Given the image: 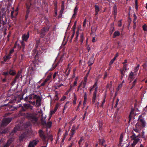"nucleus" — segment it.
Wrapping results in <instances>:
<instances>
[{
	"label": "nucleus",
	"instance_id": "f257e3e1",
	"mask_svg": "<svg viewBox=\"0 0 147 147\" xmlns=\"http://www.w3.org/2000/svg\"><path fill=\"white\" fill-rule=\"evenodd\" d=\"M146 125V122L144 119L142 117V115H140L138 118V122L136 125V128H139L140 127L142 128L144 127Z\"/></svg>",
	"mask_w": 147,
	"mask_h": 147
},
{
	"label": "nucleus",
	"instance_id": "f03ea898",
	"mask_svg": "<svg viewBox=\"0 0 147 147\" xmlns=\"http://www.w3.org/2000/svg\"><path fill=\"white\" fill-rule=\"evenodd\" d=\"M97 83H95L92 87L90 89V92L93 90H94L93 94L92 101V102L93 104H94L96 98V94L97 91Z\"/></svg>",
	"mask_w": 147,
	"mask_h": 147
},
{
	"label": "nucleus",
	"instance_id": "7ed1b4c3",
	"mask_svg": "<svg viewBox=\"0 0 147 147\" xmlns=\"http://www.w3.org/2000/svg\"><path fill=\"white\" fill-rule=\"evenodd\" d=\"M28 117L29 120L33 123H36L38 120V118L36 114H30L28 116Z\"/></svg>",
	"mask_w": 147,
	"mask_h": 147
},
{
	"label": "nucleus",
	"instance_id": "20e7f679",
	"mask_svg": "<svg viewBox=\"0 0 147 147\" xmlns=\"http://www.w3.org/2000/svg\"><path fill=\"white\" fill-rule=\"evenodd\" d=\"M38 133L39 136L44 142H45L47 136H46L45 135L44 132L42 129L39 130L38 131Z\"/></svg>",
	"mask_w": 147,
	"mask_h": 147
},
{
	"label": "nucleus",
	"instance_id": "39448f33",
	"mask_svg": "<svg viewBox=\"0 0 147 147\" xmlns=\"http://www.w3.org/2000/svg\"><path fill=\"white\" fill-rule=\"evenodd\" d=\"M12 120L11 118H4L2 121L1 126H7L9 124Z\"/></svg>",
	"mask_w": 147,
	"mask_h": 147
},
{
	"label": "nucleus",
	"instance_id": "423d86ee",
	"mask_svg": "<svg viewBox=\"0 0 147 147\" xmlns=\"http://www.w3.org/2000/svg\"><path fill=\"white\" fill-rule=\"evenodd\" d=\"M39 142V141L36 140L31 141L29 143L28 147H34Z\"/></svg>",
	"mask_w": 147,
	"mask_h": 147
},
{
	"label": "nucleus",
	"instance_id": "0eeeda50",
	"mask_svg": "<svg viewBox=\"0 0 147 147\" xmlns=\"http://www.w3.org/2000/svg\"><path fill=\"white\" fill-rule=\"evenodd\" d=\"M136 76V74H134L133 72H131L130 73L128 78V80L129 81L130 83L131 82L134 80Z\"/></svg>",
	"mask_w": 147,
	"mask_h": 147
},
{
	"label": "nucleus",
	"instance_id": "6e6552de",
	"mask_svg": "<svg viewBox=\"0 0 147 147\" xmlns=\"http://www.w3.org/2000/svg\"><path fill=\"white\" fill-rule=\"evenodd\" d=\"M18 94H17L18 97L20 99L19 100H18V102H19L20 101L23 99V96L24 94L21 91H19L18 92Z\"/></svg>",
	"mask_w": 147,
	"mask_h": 147
},
{
	"label": "nucleus",
	"instance_id": "1a4fd4ad",
	"mask_svg": "<svg viewBox=\"0 0 147 147\" xmlns=\"http://www.w3.org/2000/svg\"><path fill=\"white\" fill-rule=\"evenodd\" d=\"M21 71H19L18 73L16 75L15 78L14 80V82H18V80H19V77L20 76V78L22 79V76H21Z\"/></svg>",
	"mask_w": 147,
	"mask_h": 147
},
{
	"label": "nucleus",
	"instance_id": "9d476101",
	"mask_svg": "<svg viewBox=\"0 0 147 147\" xmlns=\"http://www.w3.org/2000/svg\"><path fill=\"white\" fill-rule=\"evenodd\" d=\"M76 127L75 125H74L71 130V134L70 135V136L73 137V136L74 135L75 133V130L76 129Z\"/></svg>",
	"mask_w": 147,
	"mask_h": 147
},
{
	"label": "nucleus",
	"instance_id": "9b49d317",
	"mask_svg": "<svg viewBox=\"0 0 147 147\" xmlns=\"http://www.w3.org/2000/svg\"><path fill=\"white\" fill-rule=\"evenodd\" d=\"M29 37V34L28 32L26 34H24L22 37V40L23 41H26L28 38Z\"/></svg>",
	"mask_w": 147,
	"mask_h": 147
},
{
	"label": "nucleus",
	"instance_id": "f8f14e48",
	"mask_svg": "<svg viewBox=\"0 0 147 147\" xmlns=\"http://www.w3.org/2000/svg\"><path fill=\"white\" fill-rule=\"evenodd\" d=\"M34 95V94L29 95L28 96H26L24 99V100L29 102V100H31L32 99V96Z\"/></svg>",
	"mask_w": 147,
	"mask_h": 147
},
{
	"label": "nucleus",
	"instance_id": "ddd939ff",
	"mask_svg": "<svg viewBox=\"0 0 147 147\" xmlns=\"http://www.w3.org/2000/svg\"><path fill=\"white\" fill-rule=\"evenodd\" d=\"M95 10L96 11L95 15V16H96L98 15V12L100 11V9L99 7L96 5H95Z\"/></svg>",
	"mask_w": 147,
	"mask_h": 147
},
{
	"label": "nucleus",
	"instance_id": "4468645a",
	"mask_svg": "<svg viewBox=\"0 0 147 147\" xmlns=\"http://www.w3.org/2000/svg\"><path fill=\"white\" fill-rule=\"evenodd\" d=\"M84 39V34L83 33H82L81 34L80 36V40L81 42V44H82V43L83 40Z\"/></svg>",
	"mask_w": 147,
	"mask_h": 147
},
{
	"label": "nucleus",
	"instance_id": "2eb2a0df",
	"mask_svg": "<svg viewBox=\"0 0 147 147\" xmlns=\"http://www.w3.org/2000/svg\"><path fill=\"white\" fill-rule=\"evenodd\" d=\"M20 129V127L19 126H16L15 127L12 132L10 134V135L13 134V133H15L18 129Z\"/></svg>",
	"mask_w": 147,
	"mask_h": 147
},
{
	"label": "nucleus",
	"instance_id": "dca6fc26",
	"mask_svg": "<svg viewBox=\"0 0 147 147\" xmlns=\"http://www.w3.org/2000/svg\"><path fill=\"white\" fill-rule=\"evenodd\" d=\"M11 57L10 54H9L5 56L4 57V61H6L7 60L10 59Z\"/></svg>",
	"mask_w": 147,
	"mask_h": 147
},
{
	"label": "nucleus",
	"instance_id": "f3484780",
	"mask_svg": "<svg viewBox=\"0 0 147 147\" xmlns=\"http://www.w3.org/2000/svg\"><path fill=\"white\" fill-rule=\"evenodd\" d=\"M117 13V9L115 6H114L113 8V13L114 15L115 18L116 17V15Z\"/></svg>",
	"mask_w": 147,
	"mask_h": 147
},
{
	"label": "nucleus",
	"instance_id": "a211bd4d",
	"mask_svg": "<svg viewBox=\"0 0 147 147\" xmlns=\"http://www.w3.org/2000/svg\"><path fill=\"white\" fill-rule=\"evenodd\" d=\"M41 100L40 99V98L38 99V100H36V106L37 107H39L40 106L41 104Z\"/></svg>",
	"mask_w": 147,
	"mask_h": 147
},
{
	"label": "nucleus",
	"instance_id": "6ab92c4d",
	"mask_svg": "<svg viewBox=\"0 0 147 147\" xmlns=\"http://www.w3.org/2000/svg\"><path fill=\"white\" fill-rule=\"evenodd\" d=\"M78 10V7L77 6H76L74 8V13L73 14L72 17L73 18L77 14Z\"/></svg>",
	"mask_w": 147,
	"mask_h": 147
},
{
	"label": "nucleus",
	"instance_id": "aec40b11",
	"mask_svg": "<svg viewBox=\"0 0 147 147\" xmlns=\"http://www.w3.org/2000/svg\"><path fill=\"white\" fill-rule=\"evenodd\" d=\"M139 139L138 138H137V139L134 140L133 142V143L131 144V145L132 147H134L135 145L139 142Z\"/></svg>",
	"mask_w": 147,
	"mask_h": 147
},
{
	"label": "nucleus",
	"instance_id": "412c9836",
	"mask_svg": "<svg viewBox=\"0 0 147 147\" xmlns=\"http://www.w3.org/2000/svg\"><path fill=\"white\" fill-rule=\"evenodd\" d=\"M52 123L51 121H49L47 123H46V125H45L46 126V127L47 128H47H50L51 126Z\"/></svg>",
	"mask_w": 147,
	"mask_h": 147
},
{
	"label": "nucleus",
	"instance_id": "4be33fe9",
	"mask_svg": "<svg viewBox=\"0 0 147 147\" xmlns=\"http://www.w3.org/2000/svg\"><path fill=\"white\" fill-rule=\"evenodd\" d=\"M120 32L118 31H116L114 32L113 34V38H115L116 37L120 35Z\"/></svg>",
	"mask_w": 147,
	"mask_h": 147
},
{
	"label": "nucleus",
	"instance_id": "5701e85b",
	"mask_svg": "<svg viewBox=\"0 0 147 147\" xmlns=\"http://www.w3.org/2000/svg\"><path fill=\"white\" fill-rule=\"evenodd\" d=\"M93 59H90L88 63V65L91 66L93 64Z\"/></svg>",
	"mask_w": 147,
	"mask_h": 147
},
{
	"label": "nucleus",
	"instance_id": "b1692460",
	"mask_svg": "<svg viewBox=\"0 0 147 147\" xmlns=\"http://www.w3.org/2000/svg\"><path fill=\"white\" fill-rule=\"evenodd\" d=\"M99 144L101 146H103L105 142V141L104 139H100L99 140Z\"/></svg>",
	"mask_w": 147,
	"mask_h": 147
},
{
	"label": "nucleus",
	"instance_id": "393cba45",
	"mask_svg": "<svg viewBox=\"0 0 147 147\" xmlns=\"http://www.w3.org/2000/svg\"><path fill=\"white\" fill-rule=\"evenodd\" d=\"M24 108L26 110L29 108V107H31V105L29 104H24Z\"/></svg>",
	"mask_w": 147,
	"mask_h": 147
},
{
	"label": "nucleus",
	"instance_id": "a878e982",
	"mask_svg": "<svg viewBox=\"0 0 147 147\" xmlns=\"http://www.w3.org/2000/svg\"><path fill=\"white\" fill-rule=\"evenodd\" d=\"M41 123L44 126L46 125V121L45 119H43L42 118L41 119Z\"/></svg>",
	"mask_w": 147,
	"mask_h": 147
},
{
	"label": "nucleus",
	"instance_id": "bb28decb",
	"mask_svg": "<svg viewBox=\"0 0 147 147\" xmlns=\"http://www.w3.org/2000/svg\"><path fill=\"white\" fill-rule=\"evenodd\" d=\"M52 74H51L49 75L47 77V78L45 80L44 83H46L49 80L51 77Z\"/></svg>",
	"mask_w": 147,
	"mask_h": 147
},
{
	"label": "nucleus",
	"instance_id": "cd10ccee",
	"mask_svg": "<svg viewBox=\"0 0 147 147\" xmlns=\"http://www.w3.org/2000/svg\"><path fill=\"white\" fill-rule=\"evenodd\" d=\"M84 138L83 137H81L78 142L80 146L82 142H84Z\"/></svg>",
	"mask_w": 147,
	"mask_h": 147
},
{
	"label": "nucleus",
	"instance_id": "c85d7f7f",
	"mask_svg": "<svg viewBox=\"0 0 147 147\" xmlns=\"http://www.w3.org/2000/svg\"><path fill=\"white\" fill-rule=\"evenodd\" d=\"M9 74L10 75L13 76L16 74V72L14 71L11 70L9 71Z\"/></svg>",
	"mask_w": 147,
	"mask_h": 147
},
{
	"label": "nucleus",
	"instance_id": "c756f323",
	"mask_svg": "<svg viewBox=\"0 0 147 147\" xmlns=\"http://www.w3.org/2000/svg\"><path fill=\"white\" fill-rule=\"evenodd\" d=\"M14 47L15 48H17L18 49V50H20L21 49L20 47L18 44H17V42L16 43Z\"/></svg>",
	"mask_w": 147,
	"mask_h": 147
},
{
	"label": "nucleus",
	"instance_id": "7c9ffc66",
	"mask_svg": "<svg viewBox=\"0 0 147 147\" xmlns=\"http://www.w3.org/2000/svg\"><path fill=\"white\" fill-rule=\"evenodd\" d=\"M55 100H57L58 99V92L57 91H55Z\"/></svg>",
	"mask_w": 147,
	"mask_h": 147
},
{
	"label": "nucleus",
	"instance_id": "2f4dec72",
	"mask_svg": "<svg viewBox=\"0 0 147 147\" xmlns=\"http://www.w3.org/2000/svg\"><path fill=\"white\" fill-rule=\"evenodd\" d=\"M139 66H140L139 65H138L137 66H136V67H135L134 68V73H136V72L139 69Z\"/></svg>",
	"mask_w": 147,
	"mask_h": 147
},
{
	"label": "nucleus",
	"instance_id": "473e14b6",
	"mask_svg": "<svg viewBox=\"0 0 147 147\" xmlns=\"http://www.w3.org/2000/svg\"><path fill=\"white\" fill-rule=\"evenodd\" d=\"M9 131L8 130V129L7 128H6L4 130L2 131L1 133L2 134H6Z\"/></svg>",
	"mask_w": 147,
	"mask_h": 147
},
{
	"label": "nucleus",
	"instance_id": "72a5a7b5",
	"mask_svg": "<svg viewBox=\"0 0 147 147\" xmlns=\"http://www.w3.org/2000/svg\"><path fill=\"white\" fill-rule=\"evenodd\" d=\"M25 136L24 134H21L19 137V139L20 141H22L25 138Z\"/></svg>",
	"mask_w": 147,
	"mask_h": 147
},
{
	"label": "nucleus",
	"instance_id": "f704fd0d",
	"mask_svg": "<svg viewBox=\"0 0 147 147\" xmlns=\"http://www.w3.org/2000/svg\"><path fill=\"white\" fill-rule=\"evenodd\" d=\"M120 72L121 75V78H123V76H124L125 74V73L126 71H123V69L122 70H120Z\"/></svg>",
	"mask_w": 147,
	"mask_h": 147
},
{
	"label": "nucleus",
	"instance_id": "c9c22d12",
	"mask_svg": "<svg viewBox=\"0 0 147 147\" xmlns=\"http://www.w3.org/2000/svg\"><path fill=\"white\" fill-rule=\"evenodd\" d=\"M137 136H136V135L135 134H134L133 135H132L131 136V139L132 140H135L136 139H137Z\"/></svg>",
	"mask_w": 147,
	"mask_h": 147
},
{
	"label": "nucleus",
	"instance_id": "e433bc0d",
	"mask_svg": "<svg viewBox=\"0 0 147 147\" xmlns=\"http://www.w3.org/2000/svg\"><path fill=\"white\" fill-rule=\"evenodd\" d=\"M84 94V103H85V102H86V101L87 100V97L86 93V92H85Z\"/></svg>",
	"mask_w": 147,
	"mask_h": 147
},
{
	"label": "nucleus",
	"instance_id": "4c0bfd02",
	"mask_svg": "<svg viewBox=\"0 0 147 147\" xmlns=\"http://www.w3.org/2000/svg\"><path fill=\"white\" fill-rule=\"evenodd\" d=\"M34 96L33 97V98L34 99H36L37 100H38L40 98V97L39 96H37L36 95L34 94Z\"/></svg>",
	"mask_w": 147,
	"mask_h": 147
},
{
	"label": "nucleus",
	"instance_id": "58836bf2",
	"mask_svg": "<svg viewBox=\"0 0 147 147\" xmlns=\"http://www.w3.org/2000/svg\"><path fill=\"white\" fill-rule=\"evenodd\" d=\"M77 98L75 94L74 95V99L73 100V103L74 104H76V101L77 100Z\"/></svg>",
	"mask_w": 147,
	"mask_h": 147
},
{
	"label": "nucleus",
	"instance_id": "ea45409f",
	"mask_svg": "<svg viewBox=\"0 0 147 147\" xmlns=\"http://www.w3.org/2000/svg\"><path fill=\"white\" fill-rule=\"evenodd\" d=\"M123 136L122 134L121 135L120 137V143L121 144V142L123 141Z\"/></svg>",
	"mask_w": 147,
	"mask_h": 147
},
{
	"label": "nucleus",
	"instance_id": "a19ab883",
	"mask_svg": "<svg viewBox=\"0 0 147 147\" xmlns=\"http://www.w3.org/2000/svg\"><path fill=\"white\" fill-rule=\"evenodd\" d=\"M48 138L47 140V141L48 142L49 140H50L51 141H52L53 140V138H52V135H49L48 136Z\"/></svg>",
	"mask_w": 147,
	"mask_h": 147
},
{
	"label": "nucleus",
	"instance_id": "79ce46f5",
	"mask_svg": "<svg viewBox=\"0 0 147 147\" xmlns=\"http://www.w3.org/2000/svg\"><path fill=\"white\" fill-rule=\"evenodd\" d=\"M123 71H126L127 70V65L126 64L123 65Z\"/></svg>",
	"mask_w": 147,
	"mask_h": 147
},
{
	"label": "nucleus",
	"instance_id": "37998d69",
	"mask_svg": "<svg viewBox=\"0 0 147 147\" xmlns=\"http://www.w3.org/2000/svg\"><path fill=\"white\" fill-rule=\"evenodd\" d=\"M20 107H21V111H26V109L24 108V107L22 106L21 104H20L19 107H18V108H19Z\"/></svg>",
	"mask_w": 147,
	"mask_h": 147
},
{
	"label": "nucleus",
	"instance_id": "c03bdc74",
	"mask_svg": "<svg viewBox=\"0 0 147 147\" xmlns=\"http://www.w3.org/2000/svg\"><path fill=\"white\" fill-rule=\"evenodd\" d=\"M102 122L101 121H100L99 122V127L100 129H102Z\"/></svg>",
	"mask_w": 147,
	"mask_h": 147
},
{
	"label": "nucleus",
	"instance_id": "a18cd8bd",
	"mask_svg": "<svg viewBox=\"0 0 147 147\" xmlns=\"http://www.w3.org/2000/svg\"><path fill=\"white\" fill-rule=\"evenodd\" d=\"M59 104L58 103H57L56 104V105L55 106V108H54V110H55V111H56L57 110V109L58 108V107H59Z\"/></svg>",
	"mask_w": 147,
	"mask_h": 147
},
{
	"label": "nucleus",
	"instance_id": "49530a36",
	"mask_svg": "<svg viewBox=\"0 0 147 147\" xmlns=\"http://www.w3.org/2000/svg\"><path fill=\"white\" fill-rule=\"evenodd\" d=\"M133 116L132 115L130 114V113L129 115V120L128 121L129 123H130V122L131 120V118Z\"/></svg>",
	"mask_w": 147,
	"mask_h": 147
},
{
	"label": "nucleus",
	"instance_id": "de8ad7c7",
	"mask_svg": "<svg viewBox=\"0 0 147 147\" xmlns=\"http://www.w3.org/2000/svg\"><path fill=\"white\" fill-rule=\"evenodd\" d=\"M116 59V57H115L113 58V59L111 60L110 62L109 63V65H111L113 63L114 61H115V60Z\"/></svg>",
	"mask_w": 147,
	"mask_h": 147
},
{
	"label": "nucleus",
	"instance_id": "09e8293b",
	"mask_svg": "<svg viewBox=\"0 0 147 147\" xmlns=\"http://www.w3.org/2000/svg\"><path fill=\"white\" fill-rule=\"evenodd\" d=\"M122 86V84H119V86H118L117 88V91H119L120 89L121 88Z\"/></svg>",
	"mask_w": 147,
	"mask_h": 147
},
{
	"label": "nucleus",
	"instance_id": "8fccbe9b",
	"mask_svg": "<svg viewBox=\"0 0 147 147\" xmlns=\"http://www.w3.org/2000/svg\"><path fill=\"white\" fill-rule=\"evenodd\" d=\"M58 74V72H55L53 75V79L54 80H55V78H56V76L57 75V74Z\"/></svg>",
	"mask_w": 147,
	"mask_h": 147
},
{
	"label": "nucleus",
	"instance_id": "3c124183",
	"mask_svg": "<svg viewBox=\"0 0 147 147\" xmlns=\"http://www.w3.org/2000/svg\"><path fill=\"white\" fill-rule=\"evenodd\" d=\"M76 34H77V36H76V39L75 40V41L76 42H77V43H78V32H77L76 33Z\"/></svg>",
	"mask_w": 147,
	"mask_h": 147
},
{
	"label": "nucleus",
	"instance_id": "603ef678",
	"mask_svg": "<svg viewBox=\"0 0 147 147\" xmlns=\"http://www.w3.org/2000/svg\"><path fill=\"white\" fill-rule=\"evenodd\" d=\"M10 143V141H8L6 144L4 146V147H8L9 145V144Z\"/></svg>",
	"mask_w": 147,
	"mask_h": 147
},
{
	"label": "nucleus",
	"instance_id": "864d4df0",
	"mask_svg": "<svg viewBox=\"0 0 147 147\" xmlns=\"http://www.w3.org/2000/svg\"><path fill=\"white\" fill-rule=\"evenodd\" d=\"M10 143V141H8L6 144L4 146V147H8L9 145V144Z\"/></svg>",
	"mask_w": 147,
	"mask_h": 147
},
{
	"label": "nucleus",
	"instance_id": "5fc2aeb1",
	"mask_svg": "<svg viewBox=\"0 0 147 147\" xmlns=\"http://www.w3.org/2000/svg\"><path fill=\"white\" fill-rule=\"evenodd\" d=\"M3 75L5 76H7L9 75V72H4L3 73Z\"/></svg>",
	"mask_w": 147,
	"mask_h": 147
},
{
	"label": "nucleus",
	"instance_id": "6e6d98bb",
	"mask_svg": "<svg viewBox=\"0 0 147 147\" xmlns=\"http://www.w3.org/2000/svg\"><path fill=\"white\" fill-rule=\"evenodd\" d=\"M134 109L132 108L131 109V111L130 112V114H131L132 115H134Z\"/></svg>",
	"mask_w": 147,
	"mask_h": 147
},
{
	"label": "nucleus",
	"instance_id": "4d7b16f0",
	"mask_svg": "<svg viewBox=\"0 0 147 147\" xmlns=\"http://www.w3.org/2000/svg\"><path fill=\"white\" fill-rule=\"evenodd\" d=\"M68 70V68H67L66 71H65V73L66 74V75H67V76H68L69 74V72H70V69H69V70H68V72H67V71Z\"/></svg>",
	"mask_w": 147,
	"mask_h": 147
},
{
	"label": "nucleus",
	"instance_id": "13d9d810",
	"mask_svg": "<svg viewBox=\"0 0 147 147\" xmlns=\"http://www.w3.org/2000/svg\"><path fill=\"white\" fill-rule=\"evenodd\" d=\"M86 19H85L84 20V22L83 23V26L84 27H85L86 26Z\"/></svg>",
	"mask_w": 147,
	"mask_h": 147
},
{
	"label": "nucleus",
	"instance_id": "bf43d9fd",
	"mask_svg": "<svg viewBox=\"0 0 147 147\" xmlns=\"http://www.w3.org/2000/svg\"><path fill=\"white\" fill-rule=\"evenodd\" d=\"M143 29L144 30L146 31L147 30V26L146 25H144L143 26Z\"/></svg>",
	"mask_w": 147,
	"mask_h": 147
},
{
	"label": "nucleus",
	"instance_id": "052dcab7",
	"mask_svg": "<svg viewBox=\"0 0 147 147\" xmlns=\"http://www.w3.org/2000/svg\"><path fill=\"white\" fill-rule=\"evenodd\" d=\"M64 8L61 7V10L60 11V13L62 15L63 13V12Z\"/></svg>",
	"mask_w": 147,
	"mask_h": 147
},
{
	"label": "nucleus",
	"instance_id": "680f3d73",
	"mask_svg": "<svg viewBox=\"0 0 147 147\" xmlns=\"http://www.w3.org/2000/svg\"><path fill=\"white\" fill-rule=\"evenodd\" d=\"M56 111H55L54 110L53 111H50V114L52 115L53 114H54L56 112Z\"/></svg>",
	"mask_w": 147,
	"mask_h": 147
},
{
	"label": "nucleus",
	"instance_id": "e2e57ef3",
	"mask_svg": "<svg viewBox=\"0 0 147 147\" xmlns=\"http://www.w3.org/2000/svg\"><path fill=\"white\" fill-rule=\"evenodd\" d=\"M75 31H74V32H73V34H72L71 37V40H72V39L73 37H74V34H75Z\"/></svg>",
	"mask_w": 147,
	"mask_h": 147
},
{
	"label": "nucleus",
	"instance_id": "0e129e2a",
	"mask_svg": "<svg viewBox=\"0 0 147 147\" xmlns=\"http://www.w3.org/2000/svg\"><path fill=\"white\" fill-rule=\"evenodd\" d=\"M134 16H135V18L134 19V24H136V19L137 17H136L135 15H134Z\"/></svg>",
	"mask_w": 147,
	"mask_h": 147
},
{
	"label": "nucleus",
	"instance_id": "69168bd1",
	"mask_svg": "<svg viewBox=\"0 0 147 147\" xmlns=\"http://www.w3.org/2000/svg\"><path fill=\"white\" fill-rule=\"evenodd\" d=\"M81 101H80L79 102V104H78V106L77 107V109H76V111L78 110V109L79 108V107L80 105H81Z\"/></svg>",
	"mask_w": 147,
	"mask_h": 147
},
{
	"label": "nucleus",
	"instance_id": "338daca9",
	"mask_svg": "<svg viewBox=\"0 0 147 147\" xmlns=\"http://www.w3.org/2000/svg\"><path fill=\"white\" fill-rule=\"evenodd\" d=\"M29 102L30 103L32 104L33 105H35V102L34 101H33V102H32V101H29Z\"/></svg>",
	"mask_w": 147,
	"mask_h": 147
},
{
	"label": "nucleus",
	"instance_id": "774afa93",
	"mask_svg": "<svg viewBox=\"0 0 147 147\" xmlns=\"http://www.w3.org/2000/svg\"><path fill=\"white\" fill-rule=\"evenodd\" d=\"M86 113H87V112H86V110L85 111V113H84V114L83 117V119H85Z\"/></svg>",
	"mask_w": 147,
	"mask_h": 147
}]
</instances>
